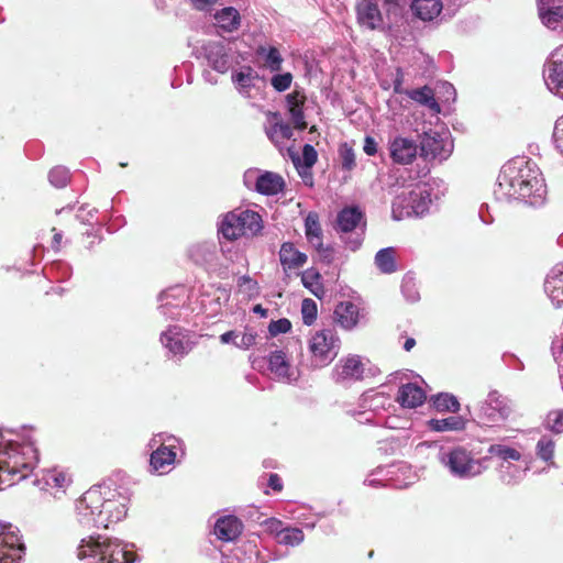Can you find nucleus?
<instances>
[{"label":"nucleus","mask_w":563,"mask_h":563,"mask_svg":"<svg viewBox=\"0 0 563 563\" xmlns=\"http://www.w3.org/2000/svg\"><path fill=\"white\" fill-rule=\"evenodd\" d=\"M131 492L121 471L91 486L76 501V520L85 529L108 528L125 518Z\"/></svg>","instance_id":"obj_1"},{"label":"nucleus","mask_w":563,"mask_h":563,"mask_svg":"<svg viewBox=\"0 0 563 563\" xmlns=\"http://www.w3.org/2000/svg\"><path fill=\"white\" fill-rule=\"evenodd\" d=\"M494 196L499 201L519 200L538 207L545 200L547 186L537 164L518 156L501 167Z\"/></svg>","instance_id":"obj_2"},{"label":"nucleus","mask_w":563,"mask_h":563,"mask_svg":"<svg viewBox=\"0 0 563 563\" xmlns=\"http://www.w3.org/2000/svg\"><path fill=\"white\" fill-rule=\"evenodd\" d=\"M33 428L0 429V481L11 483L27 477L38 462Z\"/></svg>","instance_id":"obj_3"},{"label":"nucleus","mask_w":563,"mask_h":563,"mask_svg":"<svg viewBox=\"0 0 563 563\" xmlns=\"http://www.w3.org/2000/svg\"><path fill=\"white\" fill-rule=\"evenodd\" d=\"M77 558L87 563H135L133 544L100 534L82 538L77 545Z\"/></svg>","instance_id":"obj_4"},{"label":"nucleus","mask_w":563,"mask_h":563,"mask_svg":"<svg viewBox=\"0 0 563 563\" xmlns=\"http://www.w3.org/2000/svg\"><path fill=\"white\" fill-rule=\"evenodd\" d=\"M438 460L453 478L467 481L484 473L487 457H476L472 450L457 445L441 448Z\"/></svg>","instance_id":"obj_5"},{"label":"nucleus","mask_w":563,"mask_h":563,"mask_svg":"<svg viewBox=\"0 0 563 563\" xmlns=\"http://www.w3.org/2000/svg\"><path fill=\"white\" fill-rule=\"evenodd\" d=\"M218 234L228 241L242 236L253 238L263 230V220L258 212L236 208L219 217Z\"/></svg>","instance_id":"obj_6"},{"label":"nucleus","mask_w":563,"mask_h":563,"mask_svg":"<svg viewBox=\"0 0 563 563\" xmlns=\"http://www.w3.org/2000/svg\"><path fill=\"white\" fill-rule=\"evenodd\" d=\"M365 213L357 205L343 207L335 217L333 230L340 235L345 247L352 252L357 251L363 243V231L356 230L365 225Z\"/></svg>","instance_id":"obj_7"},{"label":"nucleus","mask_w":563,"mask_h":563,"mask_svg":"<svg viewBox=\"0 0 563 563\" xmlns=\"http://www.w3.org/2000/svg\"><path fill=\"white\" fill-rule=\"evenodd\" d=\"M514 401L498 390H490L483 401L478 402L475 420L485 427H495L506 422L514 413Z\"/></svg>","instance_id":"obj_8"},{"label":"nucleus","mask_w":563,"mask_h":563,"mask_svg":"<svg viewBox=\"0 0 563 563\" xmlns=\"http://www.w3.org/2000/svg\"><path fill=\"white\" fill-rule=\"evenodd\" d=\"M430 205V191L426 188L417 187L409 192L398 195L394 199L391 214L397 221L411 217H423L428 213Z\"/></svg>","instance_id":"obj_9"},{"label":"nucleus","mask_w":563,"mask_h":563,"mask_svg":"<svg viewBox=\"0 0 563 563\" xmlns=\"http://www.w3.org/2000/svg\"><path fill=\"white\" fill-rule=\"evenodd\" d=\"M313 365L323 367L330 364L340 350V339L332 329L316 332L309 342Z\"/></svg>","instance_id":"obj_10"},{"label":"nucleus","mask_w":563,"mask_h":563,"mask_svg":"<svg viewBox=\"0 0 563 563\" xmlns=\"http://www.w3.org/2000/svg\"><path fill=\"white\" fill-rule=\"evenodd\" d=\"M25 553L20 529L0 521V563H20Z\"/></svg>","instance_id":"obj_11"},{"label":"nucleus","mask_w":563,"mask_h":563,"mask_svg":"<svg viewBox=\"0 0 563 563\" xmlns=\"http://www.w3.org/2000/svg\"><path fill=\"white\" fill-rule=\"evenodd\" d=\"M192 54L198 59H205L208 66L219 74H225L231 66L230 48L223 41H209L197 45Z\"/></svg>","instance_id":"obj_12"},{"label":"nucleus","mask_w":563,"mask_h":563,"mask_svg":"<svg viewBox=\"0 0 563 563\" xmlns=\"http://www.w3.org/2000/svg\"><path fill=\"white\" fill-rule=\"evenodd\" d=\"M453 147L449 132L429 130L421 136L420 155L426 159L443 162L451 156Z\"/></svg>","instance_id":"obj_13"},{"label":"nucleus","mask_w":563,"mask_h":563,"mask_svg":"<svg viewBox=\"0 0 563 563\" xmlns=\"http://www.w3.org/2000/svg\"><path fill=\"white\" fill-rule=\"evenodd\" d=\"M188 290L184 285H176L163 290L157 300L158 311L165 319L177 320L188 301Z\"/></svg>","instance_id":"obj_14"},{"label":"nucleus","mask_w":563,"mask_h":563,"mask_svg":"<svg viewBox=\"0 0 563 563\" xmlns=\"http://www.w3.org/2000/svg\"><path fill=\"white\" fill-rule=\"evenodd\" d=\"M159 340L167 350L168 357L177 360L187 355L194 346L189 332L179 325H169L166 331L162 332Z\"/></svg>","instance_id":"obj_15"},{"label":"nucleus","mask_w":563,"mask_h":563,"mask_svg":"<svg viewBox=\"0 0 563 563\" xmlns=\"http://www.w3.org/2000/svg\"><path fill=\"white\" fill-rule=\"evenodd\" d=\"M543 79L548 89L563 99V45L556 47L547 58Z\"/></svg>","instance_id":"obj_16"},{"label":"nucleus","mask_w":563,"mask_h":563,"mask_svg":"<svg viewBox=\"0 0 563 563\" xmlns=\"http://www.w3.org/2000/svg\"><path fill=\"white\" fill-rule=\"evenodd\" d=\"M180 443H167V446L159 445L150 455L148 471L151 474L165 475L168 474L177 457V449Z\"/></svg>","instance_id":"obj_17"},{"label":"nucleus","mask_w":563,"mask_h":563,"mask_svg":"<svg viewBox=\"0 0 563 563\" xmlns=\"http://www.w3.org/2000/svg\"><path fill=\"white\" fill-rule=\"evenodd\" d=\"M395 401L389 394L371 389L361 396L360 407L364 410L363 413L372 412L378 417L383 412L395 410Z\"/></svg>","instance_id":"obj_18"},{"label":"nucleus","mask_w":563,"mask_h":563,"mask_svg":"<svg viewBox=\"0 0 563 563\" xmlns=\"http://www.w3.org/2000/svg\"><path fill=\"white\" fill-rule=\"evenodd\" d=\"M364 364L358 355L341 360L333 368L332 377L336 383L345 384L363 378Z\"/></svg>","instance_id":"obj_19"},{"label":"nucleus","mask_w":563,"mask_h":563,"mask_svg":"<svg viewBox=\"0 0 563 563\" xmlns=\"http://www.w3.org/2000/svg\"><path fill=\"white\" fill-rule=\"evenodd\" d=\"M541 23L549 30L563 29V0H537Z\"/></svg>","instance_id":"obj_20"},{"label":"nucleus","mask_w":563,"mask_h":563,"mask_svg":"<svg viewBox=\"0 0 563 563\" xmlns=\"http://www.w3.org/2000/svg\"><path fill=\"white\" fill-rule=\"evenodd\" d=\"M389 153L395 164L408 165L416 159L418 145L411 139L396 136L389 142Z\"/></svg>","instance_id":"obj_21"},{"label":"nucleus","mask_w":563,"mask_h":563,"mask_svg":"<svg viewBox=\"0 0 563 563\" xmlns=\"http://www.w3.org/2000/svg\"><path fill=\"white\" fill-rule=\"evenodd\" d=\"M188 257L196 264L206 268L217 265L218 247L213 241H205L192 244L187 251Z\"/></svg>","instance_id":"obj_22"},{"label":"nucleus","mask_w":563,"mask_h":563,"mask_svg":"<svg viewBox=\"0 0 563 563\" xmlns=\"http://www.w3.org/2000/svg\"><path fill=\"white\" fill-rule=\"evenodd\" d=\"M356 16L362 27L377 30L383 25V16L376 0H361L356 5Z\"/></svg>","instance_id":"obj_23"},{"label":"nucleus","mask_w":563,"mask_h":563,"mask_svg":"<svg viewBox=\"0 0 563 563\" xmlns=\"http://www.w3.org/2000/svg\"><path fill=\"white\" fill-rule=\"evenodd\" d=\"M242 530L243 525L241 520L233 515L218 518L213 526V533L219 540L224 542L235 540L241 534Z\"/></svg>","instance_id":"obj_24"},{"label":"nucleus","mask_w":563,"mask_h":563,"mask_svg":"<svg viewBox=\"0 0 563 563\" xmlns=\"http://www.w3.org/2000/svg\"><path fill=\"white\" fill-rule=\"evenodd\" d=\"M544 290L556 308L563 306V263L550 271L544 282Z\"/></svg>","instance_id":"obj_25"},{"label":"nucleus","mask_w":563,"mask_h":563,"mask_svg":"<svg viewBox=\"0 0 563 563\" xmlns=\"http://www.w3.org/2000/svg\"><path fill=\"white\" fill-rule=\"evenodd\" d=\"M334 318L340 327L352 330L361 322L363 313L352 301H341L335 306Z\"/></svg>","instance_id":"obj_26"},{"label":"nucleus","mask_w":563,"mask_h":563,"mask_svg":"<svg viewBox=\"0 0 563 563\" xmlns=\"http://www.w3.org/2000/svg\"><path fill=\"white\" fill-rule=\"evenodd\" d=\"M41 489L55 488L56 493H65L66 488L71 484V476L58 468L46 470L43 472L42 478L34 482Z\"/></svg>","instance_id":"obj_27"},{"label":"nucleus","mask_w":563,"mask_h":563,"mask_svg":"<svg viewBox=\"0 0 563 563\" xmlns=\"http://www.w3.org/2000/svg\"><path fill=\"white\" fill-rule=\"evenodd\" d=\"M424 390L415 383L402 384L397 393L396 401L402 408L413 409L426 401Z\"/></svg>","instance_id":"obj_28"},{"label":"nucleus","mask_w":563,"mask_h":563,"mask_svg":"<svg viewBox=\"0 0 563 563\" xmlns=\"http://www.w3.org/2000/svg\"><path fill=\"white\" fill-rule=\"evenodd\" d=\"M306 102V96L295 90L286 96L287 109L290 114L291 121L296 129L303 131L307 129V122L305 120L303 107Z\"/></svg>","instance_id":"obj_29"},{"label":"nucleus","mask_w":563,"mask_h":563,"mask_svg":"<svg viewBox=\"0 0 563 563\" xmlns=\"http://www.w3.org/2000/svg\"><path fill=\"white\" fill-rule=\"evenodd\" d=\"M285 188L284 178L273 172H264L255 179L254 189L264 196H274Z\"/></svg>","instance_id":"obj_30"},{"label":"nucleus","mask_w":563,"mask_h":563,"mask_svg":"<svg viewBox=\"0 0 563 563\" xmlns=\"http://www.w3.org/2000/svg\"><path fill=\"white\" fill-rule=\"evenodd\" d=\"M307 255L298 251L294 243L284 242L279 250V261L285 271L302 267L307 262Z\"/></svg>","instance_id":"obj_31"},{"label":"nucleus","mask_w":563,"mask_h":563,"mask_svg":"<svg viewBox=\"0 0 563 563\" xmlns=\"http://www.w3.org/2000/svg\"><path fill=\"white\" fill-rule=\"evenodd\" d=\"M268 368L279 380L290 383L295 379L292 378L294 373L291 372L286 354L280 350H276L269 354Z\"/></svg>","instance_id":"obj_32"},{"label":"nucleus","mask_w":563,"mask_h":563,"mask_svg":"<svg viewBox=\"0 0 563 563\" xmlns=\"http://www.w3.org/2000/svg\"><path fill=\"white\" fill-rule=\"evenodd\" d=\"M410 9L415 16L421 21H432L442 11L443 3L441 0H412Z\"/></svg>","instance_id":"obj_33"},{"label":"nucleus","mask_w":563,"mask_h":563,"mask_svg":"<svg viewBox=\"0 0 563 563\" xmlns=\"http://www.w3.org/2000/svg\"><path fill=\"white\" fill-rule=\"evenodd\" d=\"M428 428L431 431L435 432H446V431H462L465 429V420L462 416H449L446 418H433L428 422Z\"/></svg>","instance_id":"obj_34"},{"label":"nucleus","mask_w":563,"mask_h":563,"mask_svg":"<svg viewBox=\"0 0 563 563\" xmlns=\"http://www.w3.org/2000/svg\"><path fill=\"white\" fill-rule=\"evenodd\" d=\"M305 233L312 246H321L323 232L317 212H309L307 214L305 219Z\"/></svg>","instance_id":"obj_35"},{"label":"nucleus","mask_w":563,"mask_h":563,"mask_svg":"<svg viewBox=\"0 0 563 563\" xmlns=\"http://www.w3.org/2000/svg\"><path fill=\"white\" fill-rule=\"evenodd\" d=\"M222 563H262L258 558V551L255 547L238 548L230 554L222 555Z\"/></svg>","instance_id":"obj_36"},{"label":"nucleus","mask_w":563,"mask_h":563,"mask_svg":"<svg viewBox=\"0 0 563 563\" xmlns=\"http://www.w3.org/2000/svg\"><path fill=\"white\" fill-rule=\"evenodd\" d=\"M43 273L48 279L63 283L70 278L73 269L67 262L58 260L46 265Z\"/></svg>","instance_id":"obj_37"},{"label":"nucleus","mask_w":563,"mask_h":563,"mask_svg":"<svg viewBox=\"0 0 563 563\" xmlns=\"http://www.w3.org/2000/svg\"><path fill=\"white\" fill-rule=\"evenodd\" d=\"M218 26L227 32L236 30L240 25V13L233 7H227L214 15Z\"/></svg>","instance_id":"obj_38"},{"label":"nucleus","mask_w":563,"mask_h":563,"mask_svg":"<svg viewBox=\"0 0 563 563\" xmlns=\"http://www.w3.org/2000/svg\"><path fill=\"white\" fill-rule=\"evenodd\" d=\"M527 470L512 463H503L499 467V479L505 485L515 486L523 479Z\"/></svg>","instance_id":"obj_39"},{"label":"nucleus","mask_w":563,"mask_h":563,"mask_svg":"<svg viewBox=\"0 0 563 563\" xmlns=\"http://www.w3.org/2000/svg\"><path fill=\"white\" fill-rule=\"evenodd\" d=\"M409 97L413 101L427 107L435 114L441 112L440 104L435 100L432 89L428 86L413 89L411 92H409Z\"/></svg>","instance_id":"obj_40"},{"label":"nucleus","mask_w":563,"mask_h":563,"mask_svg":"<svg viewBox=\"0 0 563 563\" xmlns=\"http://www.w3.org/2000/svg\"><path fill=\"white\" fill-rule=\"evenodd\" d=\"M305 540V533L300 528L287 526L277 532V543L286 547H298Z\"/></svg>","instance_id":"obj_41"},{"label":"nucleus","mask_w":563,"mask_h":563,"mask_svg":"<svg viewBox=\"0 0 563 563\" xmlns=\"http://www.w3.org/2000/svg\"><path fill=\"white\" fill-rule=\"evenodd\" d=\"M375 265L384 274L395 273L397 271L395 249L385 247L379 250L375 255Z\"/></svg>","instance_id":"obj_42"},{"label":"nucleus","mask_w":563,"mask_h":563,"mask_svg":"<svg viewBox=\"0 0 563 563\" xmlns=\"http://www.w3.org/2000/svg\"><path fill=\"white\" fill-rule=\"evenodd\" d=\"M432 405L439 412L456 413L460 410L457 398L448 393H439L432 397Z\"/></svg>","instance_id":"obj_43"},{"label":"nucleus","mask_w":563,"mask_h":563,"mask_svg":"<svg viewBox=\"0 0 563 563\" xmlns=\"http://www.w3.org/2000/svg\"><path fill=\"white\" fill-rule=\"evenodd\" d=\"M257 77L251 66H245L239 71L232 74V81L241 92L247 91L253 87V80Z\"/></svg>","instance_id":"obj_44"},{"label":"nucleus","mask_w":563,"mask_h":563,"mask_svg":"<svg viewBox=\"0 0 563 563\" xmlns=\"http://www.w3.org/2000/svg\"><path fill=\"white\" fill-rule=\"evenodd\" d=\"M268 139L274 143L290 140L294 135L291 126L286 122H276L267 131Z\"/></svg>","instance_id":"obj_45"},{"label":"nucleus","mask_w":563,"mask_h":563,"mask_svg":"<svg viewBox=\"0 0 563 563\" xmlns=\"http://www.w3.org/2000/svg\"><path fill=\"white\" fill-rule=\"evenodd\" d=\"M401 292L408 302L415 303L419 301L420 294L417 287L416 277L411 273H407L401 282Z\"/></svg>","instance_id":"obj_46"},{"label":"nucleus","mask_w":563,"mask_h":563,"mask_svg":"<svg viewBox=\"0 0 563 563\" xmlns=\"http://www.w3.org/2000/svg\"><path fill=\"white\" fill-rule=\"evenodd\" d=\"M487 452L490 455L500 457L504 463H510V461H519L521 459V454L518 450L499 443L489 445Z\"/></svg>","instance_id":"obj_47"},{"label":"nucleus","mask_w":563,"mask_h":563,"mask_svg":"<svg viewBox=\"0 0 563 563\" xmlns=\"http://www.w3.org/2000/svg\"><path fill=\"white\" fill-rule=\"evenodd\" d=\"M70 180V172L65 166H55L48 173V181L55 188H64Z\"/></svg>","instance_id":"obj_48"},{"label":"nucleus","mask_w":563,"mask_h":563,"mask_svg":"<svg viewBox=\"0 0 563 563\" xmlns=\"http://www.w3.org/2000/svg\"><path fill=\"white\" fill-rule=\"evenodd\" d=\"M258 54L264 57L266 65L272 71H278L282 68L283 58L275 46L268 48L261 47Z\"/></svg>","instance_id":"obj_49"},{"label":"nucleus","mask_w":563,"mask_h":563,"mask_svg":"<svg viewBox=\"0 0 563 563\" xmlns=\"http://www.w3.org/2000/svg\"><path fill=\"white\" fill-rule=\"evenodd\" d=\"M555 443L548 437H542L537 443V455L544 462H551L554 466L555 463L552 461L554 454Z\"/></svg>","instance_id":"obj_50"},{"label":"nucleus","mask_w":563,"mask_h":563,"mask_svg":"<svg viewBox=\"0 0 563 563\" xmlns=\"http://www.w3.org/2000/svg\"><path fill=\"white\" fill-rule=\"evenodd\" d=\"M339 155L343 170L351 172L356 166L355 153L347 143H342L339 147Z\"/></svg>","instance_id":"obj_51"},{"label":"nucleus","mask_w":563,"mask_h":563,"mask_svg":"<svg viewBox=\"0 0 563 563\" xmlns=\"http://www.w3.org/2000/svg\"><path fill=\"white\" fill-rule=\"evenodd\" d=\"M317 313L318 309L314 300L310 298L303 299L301 303L302 322L306 325H311L317 319Z\"/></svg>","instance_id":"obj_52"},{"label":"nucleus","mask_w":563,"mask_h":563,"mask_svg":"<svg viewBox=\"0 0 563 563\" xmlns=\"http://www.w3.org/2000/svg\"><path fill=\"white\" fill-rule=\"evenodd\" d=\"M544 426L554 433L563 432V410L550 411L545 418Z\"/></svg>","instance_id":"obj_53"},{"label":"nucleus","mask_w":563,"mask_h":563,"mask_svg":"<svg viewBox=\"0 0 563 563\" xmlns=\"http://www.w3.org/2000/svg\"><path fill=\"white\" fill-rule=\"evenodd\" d=\"M167 443H181L180 439L166 433H157L154 434L151 440L148 441L147 446L154 451L155 449H161L162 446H167Z\"/></svg>","instance_id":"obj_54"},{"label":"nucleus","mask_w":563,"mask_h":563,"mask_svg":"<svg viewBox=\"0 0 563 563\" xmlns=\"http://www.w3.org/2000/svg\"><path fill=\"white\" fill-rule=\"evenodd\" d=\"M292 75L290 73H283L274 75L271 79V85L276 91L283 92L290 87Z\"/></svg>","instance_id":"obj_55"},{"label":"nucleus","mask_w":563,"mask_h":563,"mask_svg":"<svg viewBox=\"0 0 563 563\" xmlns=\"http://www.w3.org/2000/svg\"><path fill=\"white\" fill-rule=\"evenodd\" d=\"M291 330V322L286 318L272 321L268 325L271 335L275 336L282 333H287Z\"/></svg>","instance_id":"obj_56"},{"label":"nucleus","mask_w":563,"mask_h":563,"mask_svg":"<svg viewBox=\"0 0 563 563\" xmlns=\"http://www.w3.org/2000/svg\"><path fill=\"white\" fill-rule=\"evenodd\" d=\"M318 159V153L311 144L302 146V164L307 168H311Z\"/></svg>","instance_id":"obj_57"},{"label":"nucleus","mask_w":563,"mask_h":563,"mask_svg":"<svg viewBox=\"0 0 563 563\" xmlns=\"http://www.w3.org/2000/svg\"><path fill=\"white\" fill-rule=\"evenodd\" d=\"M383 473H385V467H377L371 474H368V476L364 481V484L374 488L384 486L385 484L383 482L385 481V478L379 477L380 475H383Z\"/></svg>","instance_id":"obj_58"},{"label":"nucleus","mask_w":563,"mask_h":563,"mask_svg":"<svg viewBox=\"0 0 563 563\" xmlns=\"http://www.w3.org/2000/svg\"><path fill=\"white\" fill-rule=\"evenodd\" d=\"M552 137L555 148L563 155V115L556 120Z\"/></svg>","instance_id":"obj_59"},{"label":"nucleus","mask_w":563,"mask_h":563,"mask_svg":"<svg viewBox=\"0 0 563 563\" xmlns=\"http://www.w3.org/2000/svg\"><path fill=\"white\" fill-rule=\"evenodd\" d=\"M318 252L320 261L327 265H330L334 260V249L331 245H323L321 241V246H313Z\"/></svg>","instance_id":"obj_60"},{"label":"nucleus","mask_w":563,"mask_h":563,"mask_svg":"<svg viewBox=\"0 0 563 563\" xmlns=\"http://www.w3.org/2000/svg\"><path fill=\"white\" fill-rule=\"evenodd\" d=\"M256 333L255 332H245L242 334L240 341L234 342V345L242 350H247L252 345L255 344Z\"/></svg>","instance_id":"obj_61"},{"label":"nucleus","mask_w":563,"mask_h":563,"mask_svg":"<svg viewBox=\"0 0 563 563\" xmlns=\"http://www.w3.org/2000/svg\"><path fill=\"white\" fill-rule=\"evenodd\" d=\"M321 278V275L313 269H308L303 272L301 276V282L306 288L311 289L313 283H317Z\"/></svg>","instance_id":"obj_62"},{"label":"nucleus","mask_w":563,"mask_h":563,"mask_svg":"<svg viewBox=\"0 0 563 563\" xmlns=\"http://www.w3.org/2000/svg\"><path fill=\"white\" fill-rule=\"evenodd\" d=\"M238 286L240 288H243L245 287V289L250 292V294H254L257 291V282L254 280L253 278H251L249 275H244V276H241L239 279H238Z\"/></svg>","instance_id":"obj_63"},{"label":"nucleus","mask_w":563,"mask_h":563,"mask_svg":"<svg viewBox=\"0 0 563 563\" xmlns=\"http://www.w3.org/2000/svg\"><path fill=\"white\" fill-rule=\"evenodd\" d=\"M363 151L368 156H374L377 153V142L374 137L369 135L365 136Z\"/></svg>","instance_id":"obj_64"}]
</instances>
